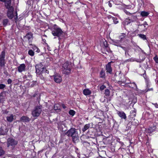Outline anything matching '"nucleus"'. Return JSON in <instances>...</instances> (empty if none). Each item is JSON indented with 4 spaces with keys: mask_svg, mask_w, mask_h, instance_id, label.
Here are the masks:
<instances>
[{
    "mask_svg": "<svg viewBox=\"0 0 158 158\" xmlns=\"http://www.w3.org/2000/svg\"><path fill=\"white\" fill-rule=\"evenodd\" d=\"M104 87H105L104 86H102L100 88V89L101 90L103 89H104Z\"/></svg>",
    "mask_w": 158,
    "mask_h": 158,
    "instance_id": "nucleus-53",
    "label": "nucleus"
},
{
    "mask_svg": "<svg viewBox=\"0 0 158 158\" xmlns=\"http://www.w3.org/2000/svg\"><path fill=\"white\" fill-rule=\"evenodd\" d=\"M152 104L155 106V107L158 108V103H152Z\"/></svg>",
    "mask_w": 158,
    "mask_h": 158,
    "instance_id": "nucleus-42",
    "label": "nucleus"
},
{
    "mask_svg": "<svg viewBox=\"0 0 158 158\" xmlns=\"http://www.w3.org/2000/svg\"><path fill=\"white\" fill-rule=\"evenodd\" d=\"M5 153V151L2 149V147H0V156L3 155Z\"/></svg>",
    "mask_w": 158,
    "mask_h": 158,
    "instance_id": "nucleus-27",
    "label": "nucleus"
},
{
    "mask_svg": "<svg viewBox=\"0 0 158 158\" xmlns=\"http://www.w3.org/2000/svg\"><path fill=\"white\" fill-rule=\"evenodd\" d=\"M121 81H118V83L119 84H121V85H122V83H121Z\"/></svg>",
    "mask_w": 158,
    "mask_h": 158,
    "instance_id": "nucleus-57",
    "label": "nucleus"
},
{
    "mask_svg": "<svg viewBox=\"0 0 158 158\" xmlns=\"http://www.w3.org/2000/svg\"><path fill=\"white\" fill-rule=\"evenodd\" d=\"M5 52L3 51L2 52L0 56V66L1 67H4L5 66Z\"/></svg>",
    "mask_w": 158,
    "mask_h": 158,
    "instance_id": "nucleus-7",
    "label": "nucleus"
},
{
    "mask_svg": "<svg viewBox=\"0 0 158 158\" xmlns=\"http://www.w3.org/2000/svg\"><path fill=\"white\" fill-rule=\"evenodd\" d=\"M31 46L30 48H31L32 49H33V51H35L37 49V47L35 46L34 45H33L32 44V45H30Z\"/></svg>",
    "mask_w": 158,
    "mask_h": 158,
    "instance_id": "nucleus-36",
    "label": "nucleus"
},
{
    "mask_svg": "<svg viewBox=\"0 0 158 158\" xmlns=\"http://www.w3.org/2000/svg\"><path fill=\"white\" fill-rule=\"evenodd\" d=\"M104 44L106 48H107L108 47V44L106 42V43H104Z\"/></svg>",
    "mask_w": 158,
    "mask_h": 158,
    "instance_id": "nucleus-46",
    "label": "nucleus"
},
{
    "mask_svg": "<svg viewBox=\"0 0 158 158\" xmlns=\"http://www.w3.org/2000/svg\"><path fill=\"white\" fill-rule=\"evenodd\" d=\"M5 87V85L3 84H0V89H3Z\"/></svg>",
    "mask_w": 158,
    "mask_h": 158,
    "instance_id": "nucleus-40",
    "label": "nucleus"
},
{
    "mask_svg": "<svg viewBox=\"0 0 158 158\" xmlns=\"http://www.w3.org/2000/svg\"><path fill=\"white\" fill-rule=\"evenodd\" d=\"M124 12L125 13L128 15H131V13H130L129 12L126 10H125L124 11Z\"/></svg>",
    "mask_w": 158,
    "mask_h": 158,
    "instance_id": "nucleus-44",
    "label": "nucleus"
},
{
    "mask_svg": "<svg viewBox=\"0 0 158 158\" xmlns=\"http://www.w3.org/2000/svg\"><path fill=\"white\" fill-rule=\"evenodd\" d=\"M153 90V88H151L150 89H146V92H148V91H151V90L152 91V90Z\"/></svg>",
    "mask_w": 158,
    "mask_h": 158,
    "instance_id": "nucleus-49",
    "label": "nucleus"
},
{
    "mask_svg": "<svg viewBox=\"0 0 158 158\" xmlns=\"http://www.w3.org/2000/svg\"><path fill=\"white\" fill-rule=\"evenodd\" d=\"M83 93L85 95H88L91 94V92L89 89H86L84 90Z\"/></svg>",
    "mask_w": 158,
    "mask_h": 158,
    "instance_id": "nucleus-19",
    "label": "nucleus"
},
{
    "mask_svg": "<svg viewBox=\"0 0 158 158\" xmlns=\"http://www.w3.org/2000/svg\"><path fill=\"white\" fill-rule=\"evenodd\" d=\"M136 110L134 109V110H132L130 112V118L132 119L133 120H135L134 117L136 116Z\"/></svg>",
    "mask_w": 158,
    "mask_h": 158,
    "instance_id": "nucleus-13",
    "label": "nucleus"
},
{
    "mask_svg": "<svg viewBox=\"0 0 158 158\" xmlns=\"http://www.w3.org/2000/svg\"><path fill=\"white\" fill-rule=\"evenodd\" d=\"M1 1L4 2L6 7L8 9L7 15L8 17L10 19H12L14 16V8L11 6V0H0Z\"/></svg>",
    "mask_w": 158,
    "mask_h": 158,
    "instance_id": "nucleus-1",
    "label": "nucleus"
},
{
    "mask_svg": "<svg viewBox=\"0 0 158 158\" xmlns=\"http://www.w3.org/2000/svg\"><path fill=\"white\" fill-rule=\"evenodd\" d=\"M12 82V81L9 78L7 82H8V84H10Z\"/></svg>",
    "mask_w": 158,
    "mask_h": 158,
    "instance_id": "nucleus-43",
    "label": "nucleus"
},
{
    "mask_svg": "<svg viewBox=\"0 0 158 158\" xmlns=\"http://www.w3.org/2000/svg\"><path fill=\"white\" fill-rule=\"evenodd\" d=\"M90 124H88L85 125L84 127L82 128V131L83 132H85L86 130H88L90 127Z\"/></svg>",
    "mask_w": 158,
    "mask_h": 158,
    "instance_id": "nucleus-20",
    "label": "nucleus"
},
{
    "mask_svg": "<svg viewBox=\"0 0 158 158\" xmlns=\"http://www.w3.org/2000/svg\"><path fill=\"white\" fill-rule=\"evenodd\" d=\"M55 81L58 83H60L62 81L60 75L58 74H56L52 76Z\"/></svg>",
    "mask_w": 158,
    "mask_h": 158,
    "instance_id": "nucleus-9",
    "label": "nucleus"
},
{
    "mask_svg": "<svg viewBox=\"0 0 158 158\" xmlns=\"http://www.w3.org/2000/svg\"><path fill=\"white\" fill-rule=\"evenodd\" d=\"M2 95V93L0 94V103L2 102L3 99V97Z\"/></svg>",
    "mask_w": 158,
    "mask_h": 158,
    "instance_id": "nucleus-37",
    "label": "nucleus"
},
{
    "mask_svg": "<svg viewBox=\"0 0 158 158\" xmlns=\"http://www.w3.org/2000/svg\"><path fill=\"white\" fill-rule=\"evenodd\" d=\"M8 131L5 128L1 127L0 128V135H4L6 134Z\"/></svg>",
    "mask_w": 158,
    "mask_h": 158,
    "instance_id": "nucleus-15",
    "label": "nucleus"
},
{
    "mask_svg": "<svg viewBox=\"0 0 158 158\" xmlns=\"http://www.w3.org/2000/svg\"><path fill=\"white\" fill-rule=\"evenodd\" d=\"M54 109L55 110H60V109L59 108V105L57 104H55L54 106Z\"/></svg>",
    "mask_w": 158,
    "mask_h": 158,
    "instance_id": "nucleus-32",
    "label": "nucleus"
},
{
    "mask_svg": "<svg viewBox=\"0 0 158 158\" xmlns=\"http://www.w3.org/2000/svg\"><path fill=\"white\" fill-rule=\"evenodd\" d=\"M112 19L113 20V21L114 24H116L118 23V21L117 20V18L115 17H113Z\"/></svg>",
    "mask_w": 158,
    "mask_h": 158,
    "instance_id": "nucleus-35",
    "label": "nucleus"
},
{
    "mask_svg": "<svg viewBox=\"0 0 158 158\" xmlns=\"http://www.w3.org/2000/svg\"><path fill=\"white\" fill-rule=\"evenodd\" d=\"M133 21L131 19H129L128 18L127 19L125 20V24L128 25L131 22H133Z\"/></svg>",
    "mask_w": 158,
    "mask_h": 158,
    "instance_id": "nucleus-25",
    "label": "nucleus"
},
{
    "mask_svg": "<svg viewBox=\"0 0 158 158\" xmlns=\"http://www.w3.org/2000/svg\"><path fill=\"white\" fill-rule=\"evenodd\" d=\"M71 63L67 61L62 64V69L64 73L68 74L70 72Z\"/></svg>",
    "mask_w": 158,
    "mask_h": 158,
    "instance_id": "nucleus-3",
    "label": "nucleus"
},
{
    "mask_svg": "<svg viewBox=\"0 0 158 158\" xmlns=\"http://www.w3.org/2000/svg\"><path fill=\"white\" fill-rule=\"evenodd\" d=\"M28 54L31 56H33L34 55V51H33L31 49H30L28 52Z\"/></svg>",
    "mask_w": 158,
    "mask_h": 158,
    "instance_id": "nucleus-29",
    "label": "nucleus"
},
{
    "mask_svg": "<svg viewBox=\"0 0 158 158\" xmlns=\"http://www.w3.org/2000/svg\"><path fill=\"white\" fill-rule=\"evenodd\" d=\"M123 84H125V83H124V82H123Z\"/></svg>",
    "mask_w": 158,
    "mask_h": 158,
    "instance_id": "nucleus-59",
    "label": "nucleus"
},
{
    "mask_svg": "<svg viewBox=\"0 0 158 158\" xmlns=\"http://www.w3.org/2000/svg\"><path fill=\"white\" fill-rule=\"evenodd\" d=\"M63 31L61 29L55 25L52 30V34L54 36H57L60 38V36L63 34Z\"/></svg>",
    "mask_w": 158,
    "mask_h": 158,
    "instance_id": "nucleus-4",
    "label": "nucleus"
},
{
    "mask_svg": "<svg viewBox=\"0 0 158 158\" xmlns=\"http://www.w3.org/2000/svg\"><path fill=\"white\" fill-rule=\"evenodd\" d=\"M43 66V65L41 63H40L39 64H37L35 66V69L36 70V72L37 73H39L40 72V69L43 68L42 67Z\"/></svg>",
    "mask_w": 158,
    "mask_h": 158,
    "instance_id": "nucleus-16",
    "label": "nucleus"
},
{
    "mask_svg": "<svg viewBox=\"0 0 158 158\" xmlns=\"http://www.w3.org/2000/svg\"><path fill=\"white\" fill-rule=\"evenodd\" d=\"M136 61L137 62H138L135 59H133L132 58H130L127 60H125V61L124 62V63H126L127 62H133L134 61Z\"/></svg>",
    "mask_w": 158,
    "mask_h": 158,
    "instance_id": "nucleus-28",
    "label": "nucleus"
},
{
    "mask_svg": "<svg viewBox=\"0 0 158 158\" xmlns=\"http://www.w3.org/2000/svg\"><path fill=\"white\" fill-rule=\"evenodd\" d=\"M148 24H147L146 22L145 21L144 22V23L140 25L141 26H143L144 29H146L148 27Z\"/></svg>",
    "mask_w": 158,
    "mask_h": 158,
    "instance_id": "nucleus-31",
    "label": "nucleus"
},
{
    "mask_svg": "<svg viewBox=\"0 0 158 158\" xmlns=\"http://www.w3.org/2000/svg\"><path fill=\"white\" fill-rule=\"evenodd\" d=\"M108 3L109 6L110 7H111L112 6V4H111V3L110 2V1L108 2Z\"/></svg>",
    "mask_w": 158,
    "mask_h": 158,
    "instance_id": "nucleus-51",
    "label": "nucleus"
},
{
    "mask_svg": "<svg viewBox=\"0 0 158 158\" xmlns=\"http://www.w3.org/2000/svg\"><path fill=\"white\" fill-rule=\"evenodd\" d=\"M121 47L125 51V52H126V50H127V48L125 47Z\"/></svg>",
    "mask_w": 158,
    "mask_h": 158,
    "instance_id": "nucleus-52",
    "label": "nucleus"
},
{
    "mask_svg": "<svg viewBox=\"0 0 158 158\" xmlns=\"http://www.w3.org/2000/svg\"><path fill=\"white\" fill-rule=\"evenodd\" d=\"M15 14H16V15L15 16V20H17V19H18V16H17V11H16L15 12Z\"/></svg>",
    "mask_w": 158,
    "mask_h": 158,
    "instance_id": "nucleus-41",
    "label": "nucleus"
},
{
    "mask_svg": "<svg viewBox=\"0 0 158 158\" xmlns=\"http://www.w3.org/2000/svg\"><path fill=\"white\" fill-rule=\"evenodd\" d=\"M121 40H115L113 42L114 44L117 46H121Z\"/></svg>",
    "mask_w": 158,
    "mask_h": 158,
    "instance_id": "nucleus-21",
    "label": "nucleus"
},
{
    "mask_svg": "<svg viewBox=\"0 0 158 158\" xmlns=\"http://www.w3.org/2000/svg\"><path fill=\"white\" fill-rule=\"evenodd\" d=\"M149 14V13L145 11H142L141 13V15L143 17L146 16H148Z\"/></svg>",
    "mask_w": 158,
    "mask_h": 158,
    "instance_id": "nucleus-26",
    "label": "nucleus"
},
{
    "mask_svg": "<svg viewBox=\"0 0 158 158\" xmlns=\"http://www.w3.org/2000/svg\"><path fill=\"white\" fill-rule=\"evenodd\" d=\"M30 119L27 116H23L20 118V121L23 122H28Z\"/></svg>",
    "mask_w": 158,
    "mask_h": 158,
    "instance_id": "nucleus-14",
    "label": "nucleus"
},
{
    "mask_svg": "<svg viewBox=\"0 0 158 158\" xmlns=\"http://www.w3.org/2000/svg\"><path fill=\"white\" fill-rule=\"evenodd\" d=\"M26 66L24 64H22L18 67V71L19 73L25 71L26 70Z\"/></svg>",
    "mask_w": 158,
    "mask_h": 158,
    "instance_id": "nucleus-10",
    "label": "nucleus"
},
{
    "mask_svg": "<svg viewBox=\"0 0 158 158\" xmlns=\"http://www.w3.org/2000/svg\"><path fill=\"white\" fill-rule=\"evenodd\" d=\"M106 72L111 73L112 72V70L111 66V64L110 62H109L106 66Z\"/></svg>",
    "mask_w": 158,
    "mask_h": 158,
    "instance_id": "nucleus-12",
    "label": "nucleus"
},
{
    "mask_svg": "<svg viewBox=\"0 0 158 158\" xmlns=\"http://www.w3.org/2000/svg\"><path fill=\"white\" fill-rule=\"evenodd\" d=\"M47 49L48 51H51V48L48 46H47Z\"/></svg>",
    "mask_w": 158,
    "mask_h": 158,
    "instance_id": "nucleus-50",
    "label": "nucleus"
},
{
    "mask_svg": "<svg viewBox=\"0 0 158 158\" xmlns=\"http://www.w3.org/2000/svg\"><path fill=\"white\" fill-rule=\"evenodd\" d=\"M40 71L39 73H37L39 74H44V73H46L48 74L49 73L48 71L47 70L46 68L43 67L42 68L40 69Z\"/></svg>",
    "mask_w": 158,
    "mask_h": 158,
    "instance_id": "nucleus-17",
    "label": "nucleus"
},
{
    "mask_svg": "<svg viewBox=\"0 0 158 158\" xmlns=\"http://www.w3.org/2000/svg\"><path fill=\"white\" fill-rule=\"evenodd\" d=\"M8 113V111H5L4 113V114H7Z\"/></svg>",
    "mask_w": 158,
    "mask_h": 158,
    "instance_id": "nucleus-58",
    "label": "nucleus"
},
{
    "mask_svg": "<svg viewBox=\"0 0 158 158\" xmlns=\"http://www.w3.org/2000/svg\"><path fill=\"white\" fill-rule=\"evenodd\" d=\"M36 52H40V50L39 49L37 48V49H36Z\"/></svg>",
    "mask_w": 158,
    "mask_h": 158,
    "instance_id": "nucleus-55",
    "label": "nucleus"
},
{
    "mask_svg": "<svg viewBox=\"0 0 158 158\" xmlns=\"http://www.w3.org/2000/svg\"><path fill=\"white\" fill-rule=\"evenodd\" d=\"M65 135L69 137H72L74 143L78 140V136L77 130L74 128H71L65 133Z\"/></svg>",
    "mask_w": 158,
    "mask_h": 158,
    "instance_id": "nucleus-2",
    "label": "nucleus"
},
{
    "mask_svg": "<svg viewBox=\"0 0 158 158\" xmlns=\"http://www.w3.org/2000/svg\"><path fill=\"white\" fill-rule=\"evenodd\" d=\"M132 84L134 85V86H135L136 87H137V85L135 82H133L132 83Z\"/></svg>",
    "mask_w": 158,
    "mask_h": 158,
    "instance_id": "nucleus-56",
    "label": "nucleus"
},
{
    "mask_svg": "<svg viewBox=\"0 0 158 158\" xmlns=\"http://www.w3.org/2000/svg\"><path fill=\"white\" fill-rule=\"evenodd\" d=\"M125 36V34H123L120 36V38L121 41L123 39Z\"/></svg>",
    "mask_w": 158,
    "mask_h": 158,
    "instance_id": "nucleus-38",
    "label": "nucleus"
},
{
    "mask_svg": "<svg viewBox=\"0 0 158 158\" xmlns=\"http://www.w3.org/2000/svg\"><path fill=\"white\" fill-rule=\"evenodd\" d=\"M26 41L27 40L29 45H32L31 43L33 40V34L31 32L28 33L24 37Z\"/></svg>",
    "mask_w": 158,
    "mask_h": 158,
    "instance_id": "nucleus-6",
    "label": "nucleus"
},
{
    "mask_svg": "<svg viewBox=\"0 0 158 158\" xmlns=\"http://www.w3.org/2000/svg\"><path fill=\"white\" fill-rule=\"evenodd\" d=\"M105 76V71L103 69H102L100 73V77L101 78H104Z\"/></svg>",
    "mask_w": 158,
    "mask_h": 158,
    "instance_id": "nucleus-22",
    "label": "nucleus"
},
{
    "mask_svg": "<svg viewBox=\"0 0 158 158\" xmlns=\"http://www.w3.org/2000/svg\"><path fill=\"white\" fill-rule=\"evenodd\" d=\"M40 77L41 79H42V80H44V77H43V76L42 74H40Z\"/></svg>",
    "mask_w": 158,
    "mask_h": 158,
    "instance_id": "nucleus-45",
    "label": "nucleus"
},
{
    "mask_svg": "<svg viewBox=\"0 0 158 158\" xmlns=\"http://www.w3.org/2000/svg\"><path fill=\"white\" fill-rule=\"evenodd\" d=\"M13 119L14 115L13 114H11L10 116H8L6 117V120L9 122H12Z\"/></svg>",
    "mask_w": 158,
    "mask_h": 158,
    "instance_id": "nucleus-18",
    "label": "nucleus"
},
{
    "mask_svg": "<svg viewBox=\"0 0 158 158\" xmlns=\"http://www.w3.org/2000/svg\"><path fill=\"white\" fill-rule=\"evenodd\" d=\"M18 142L12 138H9L7 141V147L15 146L17 144Z\"/></svg>",
    "mask_w": 158,
    "mask_h": 158,
    "instance_id": "nucleus-8",
    "label": "nucleus"
},
{
    "mask_svg": "<svg viewBox=\"0 0 158 158\" xmlns=\"http://www.w3.org/2000/svg\"><path fill=\"white\" fill-rule=\"evenodd\" d=\"M105 94L106 96H108L110 95V91L108 89H106L105 90Z\"/></svg>",
    "mask_w": 158,
    "mask_h": 158,
    "instance_id": "nucleus-33",
    "label": "nucleus"
},
{
    "mask_svg": "<svg viewBox=\"0 0 158 158\" xmlns=\"http://www.w3.org/2000/svg\"><path fill=\"white\" fill-rule=\"evenodd\" d=\"M0 1H1V0H0Z\"/></svg>",
    "mask_w": 158,
    "mask_h": 158,
    "instance_id": "nucleus-61",
    "label": "nucleus"
},
{
    "mask_svg": "<svg viewBox=\"0 0 158 158\" xmlns=\"http://www.w3.org/2000/svg\"><path fill=\"white\" fill-rule=\"evenodd\" d=\"M104 100L103 101H102V102H104Z\"/></svg>",
    "mask_w": 158,
    "mask_h": 158,
    "instance_id": "nucleus-60",
    "label": "nucleus"
},
{
    "mask_svg": "<svg viewBox=\"0 0 158 158\" xmlns=\"http://www.w3.org/2000/svg\"><path fill=\"white\" fill-rule=\"evenodd\" d=\"M69 114L70 115L73 116L75 114V112L73 110H70L69 112Z\"/></svg>",
    "mask_w": 158,
    "mask_h": 158,
    "instance_id": "nucleus-34",
    "label": "nucleus"
},
{
    "mask_svg": "<svg viewBox=\"0 0 158 158\" xmlns=\"http://www.w3.org/2000/svg\"><path fill=\"white\" fill-rule=\"evenodd\" d=\"M153 59L156 63H158V57L157 56H155L154 57Z\"/></svg>",
    "mask_w": 158,
    "mask_h": 158,
    "instance_id": "nucleus-39",
    "label": "nucleus"
},
{
    "mask_svg": "<svg viewBox=\"0 0 158 158\" xmlns=\"http://www.w3.org/2000/svg\"><path fill=\"white\" fill-rule=\"evenodd\" d=\"M42 111L41 106H37L35 107L31 112L32 115L34 117H38Z\"/></svg>",
    "mask_w": 158,
    "mask_h": 158,
    "instance_id": "nucleus-5",
    "label": "nucleus"
},
{
    "mask_svg": "<svg viewBox=\"0 0 158 158\" xmlns=\"http://www.w3.org/2000/svg\"><path fill=\"white\" fill-rule=\"evenodd\" d=\"M62 106L64 109H65L66 108V106L64 104L62 105Z\"/></svg>",
    "mask_w": 158,
    "mask_h": 158,
    "instance_id": "nucleus-54",
    "label": "nucleus"
},
{
    "mask_svg": "<svg viewBox=\"0 0 158 158\" xmlns=\"http://www.w3.org/2000/svg\"><path fill=\"white\" fill-rule=\"evenodd\" d=\"M117 114L119 117L122 119H126V114L123 111H117Z\"/></svg>",
    "mask_w": 158,
    "mask_h": 158,
    "instance_id": "nucleus-11",
    "label": "nucleus"
},
{
    "mask_svg": "<svg viewBox=\"0 0 158 158\" xmlns=\"http://www.w3.org/2000/svg\"><path fill=\"white\" fill-rule=\"evenodd\" d=\"M36 81H33V84H32L31 85V86L32 87H33V86H34V85L36 84Z\"/></svg>",
    "mask_w": 158,
    "mask_h": 158,
    "instance_id": "nucleus-48",
    "label": "nucleus"
},
{
    "mask_svg": "<svg viewBox=\"0 0 158 158\" xmlns=\"http://www.w3.org/2000/svg\"><path fill=\"white\" fill-rule=\"evenodd\" d=\"M156 129V127L155 126H154L153 127H150L148 129V131L149 132L152 133L154 131H155Z\"/></svg>",
    "mask_w": 158,
    "mask_h": 158,
    "instance_id": "nucleus-23",
    "label": "nucleus"
},
{
    "mask_svg": "<svg viewBox=\"0 0 158 158\" xmlns=\"http://www.w3.org/2000/svg\"><path fill=\"white\" fill-rule=\"evenodd\" d=\"M138 36H139V37L142 39H143V40H145L146 39V35H143V34H138Z\"/></svg>",
    "mask_w": 158,
    "mask_h": 158,
    "instance_id": "nucleus-30",
    "label": "nucleus"
},
{
    "mask_svg": "<svg viewBox=\"0 0 158 158\" xmlns=\"http://www.w3.org/2000/svg\"><path fill=\"white\" fill-rule=\"evenodd\" d=\"M128 50H126V52H125V55L126 56H127V55H128V56H130L129 54L128 53Z\"/></svg>",
    "mask_w": 158,
    "mask_h": 158,
    "instance_id": "nucleus-47",
    "label": "nucleus"
},
{
    "mask_svg": "<svg viewBox=\"0 0 158 158\" xmlns=\"http://www.w3.org/2000/svg\"><path fill=\"white\" fill-rule=\"evenodd\" d=\"M9 20L8 19H4L3 20L2 23L4 26H7Z\"/></svg>",
    "mask_w": 158,
    "mask_h": 158,
    "instance_id": "nucleus-24",
    "label": "nucleus"
}]
</instances>
